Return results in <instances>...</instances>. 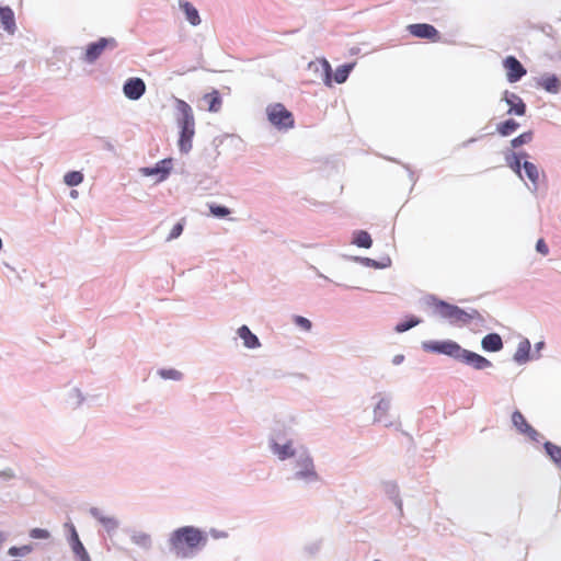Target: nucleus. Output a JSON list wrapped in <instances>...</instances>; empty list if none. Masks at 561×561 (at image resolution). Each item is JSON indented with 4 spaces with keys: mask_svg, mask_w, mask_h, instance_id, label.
<instances>
[{
    "mask_svg": "<svg viewBox=\"0 0 561 561\" xmlns=\"http://www.w3.org/2000/svg\"><path fill=\"white\" fill-rule=\"evenodd\" d=\"M90 512L92 516L98 519L107 531H112L117 528L118 523L113 516L103 515L102 511L96 507L91 508Z\"/></svg>",
    "mask_w": 561,
    "mask_h": 561,
    "instance_id": "dca6fc26",
    "label": "nucleus"
},
{
    "mask_svg": "<svg viewBox=\"0 0 561 561\" xmlns=\"http://www.w3.org/2000/svg\"><path fill=\"white\" fill-rule=\"evenodd\" d=\"M30 536L34 539H47L49 537V533L43 528H33Z\"/></svg>",
    "mask_w": 561,
    "mask_h": 561,
    "instance_id": "c9c22d12",
    "label": "nucleus"
},
{
    "mask_svg": "<svg viewBox=\"0 0 561 561\" xmlns=\"http://www.w3.org/2000/svg\"><path fill=\"white\" fill-rule=\"evenodd\" d=\"M176 108L181 114L179 147L182 152H188L192 148V139L195 134V121L191 106L183 100H176Z\"/></svg>",
    "mask_w": 561,
    "mask_h": 561,
    "instance_id": "f03ea898",
    "label": "nucleus"
},
{
    "mask_svg": "<svg viewBox=\"0 0 561 561\" xmlns=\"http://www.w3.org/2000/svg\"><path fill=\"white\" fill-rule=\"evenodd\" d=\"M435 311L439 317L447 319L453 324H466L474 318V314H470L459 307L445 301H437L435 304Z\"/></svg>",
    "mask_w": 561,
    "mask_h": 561,
    "instance_id": "20e7f679",
    "label": "nucleus"
},
{
    "mask_svg": "<svg viewBox=\"0 0 561 561\" xmlns=\"http://www.w3.org/2000/svg\"><path fill=\"white\" fill-rule=\"evenodd\" d=\"M536 249L542 255H547L549 252L548 245L546 244L543 239H539L536 244Z\"/></svg>",
    "mask_w": 561,
    "mask_h": 561,
    "instance_id": "37998d69",
    "label": "nucleus"
},
{
    "mask_svg": "<svg viewBox=\"0 0 561 561\" xmlns=\"http://www.w3.org/2000/svg\"><path fill=\"white\" fill-rule=\"evenodd\" d=\"M72 541H73V545H72L73 552L77 556L81 557L83 560H89L88 553H87L82 542L79 540L78 534L73 527H72Z\"/></svg>",
    "mask_w": 561,
    "mask_h": 561,
    "instance_id": "bb28decb",
    "label": "nucleus"
},
{
    "mask_svg": "<svg viewBox=\"0 0 561 561\" xmlns=\"http://www.w3.org/2000/svg\"><path fill=\"white\" fill-rule=\"evenodd\" d=\"M504 100L510 106L507 111L508 114L523 116L526 113V104L517 94L506 92Z\"/></svg>",
    "mask_w": 561,
    "mask_h": 561,
    "instance_id": "ddd939ff",
    "label": "nucleus"
},
{
    "mask_svg": "<svg viewBox=\"0 0 561 561\" xmlns=\"http://www.w3.org/2000/svg\"><path fill=\"white\" fill-rule=\"evenodd\" d=\"M503 67L506 71L507 81L511 83L517 82L526 75V69L514 56H507L503 60Z\"/></svg>",
    "mask_w": 561,
    "mask_h": 561,
    "instance_id": "0eeeda50",
    "label": "nucleus"
},
{
    "mask_svg": "<svg viewBox=\"0 0 561 561\" xmlns=\"http://www.w3.org/2000/svg\"><path fill=\"white\" fill-rule=\"evenodd\" d=\"M273 451L282 460L294 456V449L291 448L290 444H285V445L274 444Z\"/></svg>",
    "mask_w": 561,
    "mask_h": 561,
    "instance_id": "cd10ccee",
    "label": "nucleus"
},
{
    "mask_svg": "<svg viewBox=\"0 0 561 561\" xmlns=\"http://www.w3.org/2000/svg\"><path fill=\"white\" fill-rule=\"evenodd\" d=\"M204 100L207 102L209 112H218L221 107V98L217 90L211 91L204 95Z\"/></svg>",
    "mask_w": 561,
    "mask_h": 561,
    "instance_id": "412c9836",
    "label": "nucleus"
},
{
    "mask_svg": "<svg viewBox=\"0 0 561 561\" xmlns=\"http://www.w3.org/2000/svg\"><path fill=\"white\" fill-rule=\"evenodd\" d=\"M523 169H524L527 178L529 179V181L535 186H537V184L539 182V178H540V171L538 170V168L534 163L525 161L523 164Z\"/></svg>",
    "mask_w": 561,
    "mask_h": 561,
    "instance_id": "b1692460",
    "label": "nucleus"
},
{
    "mask_svg": "<svg viewBox=\"0 0 561 561\" xmlns=\"http://www.w3.org/2000/svg\"><path fill=\"white\" fill-rule=\"evenodd\" d=\"M421 321L416 318H411L409 321L400 322L396 325V331L399 333L405 332L411 328L417 325Z\"/></svg>",
    "mask_w": 561,
    "mask_h": 561,
    "instance_id": "f704fd0d",
    "label": "nucleus"
},
{
    "mask_svg": "<svg viewBox=\"0 0 561 561\" xmlns=\"http://www.w3.org/2000/svg\"><path fill=\"white\" fill-rule=\"evenodd\" d=\"M180 8L184 11L187 21L192 25H198L201 23V18L198 14L197 9L188 1L180 0L179 1Z\"/></svg>",
    "mask_w": 561,
    "mask_h": 561,
    "instance_id": "f3484780",
    "label": "nucleus"
},
{
    "mask_svg": "<svg viewBox=\"0 0 561 561\" xmlns=\"http://www.w3.org/2000/svg\"><path fill=\"white\" fill-rule=\"evenodd\" d=\"M182 231H183V224L178 222L176 225L173 226L168 240H172V239L180 237Z\"/></svg>",
    "mask_w": 561,
    "mask_h": 561,
    "instance_id": "a19ab883",
    "label": "nucleus"
},
{
    "mask_svg": "<svg viewBox=\"0 0 561 561\" xmlns=\"http://www.w3.org/2000/svg\"><path fill=\"white\" fill-rule=\"evenodd\" d=\"M423 348L427 352L439 353L459 360L462 347L454 341H430L423 343Z\"/></svg>",
    "mask_w": 561,
    "mask_h": 561,
    "instance_id": "39448f33",
    "label": "nucleus"
},
{
    "mask_svg": "<svg viewBox=\"0 0 561 561\" xmlns=\"http://www.w3.org/2000/svg\"><path fill=\"white\" fill-rule=\"evenodd\" d=\"M295 323L302 328L304 330L306 331H309L311 329V322L310 320H308L307 318L305 317H301V316H296L295 319H294Z\"/></svg>",
    "mask_w": 561,
    "mask_h": 561,
    "instance_id": "e433bc0d",
    "label": "nucleus"
},
{
    "mask_svg": "<svg viewBox=\"0 0 561 561\" xmlns=\"http://www.w3.org/2000/svg\"><path fill=\"white\" fill-rule=\"evenodd\" d=\"M64 181L68 186H77L83 181V175L79 171H71L65 174Z\"/></svg>",
    "mask_w": 561,
    "mask_h": 561,
    "instance_id": "c756f323",
    "label": "nucleus"
},
{
    "mask_svg": "<svg viewBox=\"0 0 561 561\" xmlns=\"http://www.w3.org/2000/svg\"><path fill=\"white\" fill-rule=\"evenodd\" d=\"M533 131H526L512 139L511 145L513 148H518L523 145L529 144L533 140Z\"/></svg>",
    "mask_w": 561,
    "mask_h": 561,
    "instance_id": "2f4dec72",
    "label": "nucleus"
},
{
    "mask_svg": "<svg viewBox=\"0 0 561 561\" xmlns=\"http://www.w3.org/2000/svg\"><path fill=\"white\" fill-rule=\"evenodd\" d=\"M300 465H301V470H299L297 472V477L304 478V479H313V480H316L318 478V476L314 471L312 460L309 457L302 459Z\"/></svg>",
    "mask_w": 561,
    "mask_h": 561,
    "instance_id": "aec40b11",
    "label": "nucleus"
},
{
    "mask_svg": "<svg viewBox=\"0 0 561 561\" xmlns=\"http://www.w3.org/2000/svg\"><path fill=\"white\" fill-rule=\"evenodd\" d=\"M268 122L278 130H288L295 126L294 114L282 103H272L266 107Z\"/></svg>",
    "mask_w": 561,
    "mask_h": 561,
    "instance_id": "7ed1b4c3",
    "label": "nucleus"
},
{
    "mask_svg": "<svg viewBox=\"0 0 561 561\" xmlns=\"http://www.w3.org/2000/svg\"><path fill=\"white\" fill-rule=\"evenodd\" d=\"M172 169V159H163L159 161L154 167L152 168H144L141 169V173L147 176L157 175L158 181H164L170 171Z\"/></svg>",
    "mask_w": 561,
    "mask_h": 561,
    "instance_id": "9b49d317",
    "label": "nucleus"
},
{
    "mask_svg": "<svg viewBox=\"0 0 561 561\" xmlns=\"http://www.w3.org/2000/svg\"><path fill=\"white\" fill-rule=\"evenodd\" d=\"M539 85L550 93H558L561 88V81L554 75L545 76L540 79Z\"/></svg>",
    "mask_w": 561,
    "mask_h": 561,
    "instance_id": "6ab92c4d",
    "label": "nucleus"
},
{
    "mask_svg": "<svg viewBox=\"0 0 561 561\" xmlns=\"http://www.w3.org/2000/svg\"><path fill=\"white\" fill-rule=\"evenodd\" d=\"M512 422L519 433L527 435L533 440H538L539 433L528 424L522 412L515 411L512 414Z\"/></svg>",
    "mask_w": 561,
    "mask_h": 561,
    "instance_id": "f8f14e48",
    "label": "nucleus"
},
{
    "mask_svg": "<svg viewBox=\"0 0 561 561\" xmlns=\"http://www.w3.org/2000/svg\"><path fill=\"white\" fill-rule=\"evenodd\" d=\"M352 69H353V65H343V66L339 67L334 73L335 82H337V83L345 82Z\"/></svg>",
    "mask_w": 561,
    "mask_h": 561,
    "instance_id": "7c9ffc66",
    "label": "nucleus"
},
{
    "mask_svg": "<svg viewBox=\"0 0 561 561\" xmlns=\"http://www.w3.org/2000/svg\"><path fill=\"white\" fill-rule=\"evenodd\" d=\"M0 19L5 31L9 33L15 31L14 13L9 7H0Z\"/></svg>",
    "mask_w": 561,
    "mask_h": 561,
    "instance_id": "a211bd4d",
    "label": "nucleus"
},
{
    "mask_svg": "<svg viewBox=\"0 0 561 561\" xmlns=\"http://www.w3.org/2000/svg\"><path fill=\"white\" fill-rule=\"evenodd\" d=\"M125 96L129 100H138L146 92V84L140 78H129L123 87Z\"/></svg>",
    "mask_w": 561,
    "mask_h": 561,
    "instance_id": "1a4fd4ad",
    "label": "nucleus"
},
{
    "mask_svg": "<svg viewBox=\"0 0 561 561\" xmlns=\"http://www.w3.org/2000/svg\"><path fill=\"white\" fill-rule=\"evenodd\" d=\"M206 541L203 533L192 526H184L171 535L170 545L176 557H191L199 545Z\"/></svg>",
    "mask_w": 561,
    "mask_h": 561,
    "instance_id": "f257e3e1",
    "label": "nucleus"
},
{
    "mask_svg": "<svg viewBox=\"0 0 561 561\" xmlns=\"http://www.w3.org/2000/svg\"><path fill=\"white\" fill-rule=\"evenodd\" d=\"M390 408L389 401L381 399L375 409V416L378 421H381L382 416L388 412Z\"/></svg>",
    "mask_w": 561,
    "mask_h": 561,
    "instance_id": "473e14b6",
    "label": "nucleus"
},
{
    "mask_svg": "<svg viewBox=\"0 0 561 561\" xmlns=\"http://www.w3.org/2000/svg\"><path fill=\"white\" fill-rule=\"evenodd\" d=\"M545 449L551 460L557 465L559 469H561V447L554 445L553 443L547 442L545 444Z\"/></svg>",
    "mask_w": 561,
    "mask_h": 561,
    "instance_id": "5701e85b",
    "label": "nucleus"
},
{
    "mask_svg": "<svg viewBox=\"0 0 561 561\" xmlns=\"http://www.w3.org/2000/svg\"><path fill=\"white\" fill-rule=\"evenodd\" d=\"M238 335L242 339L243 344L248 348H256L261 345L257 336L253 334L247 325L238 329Z\"/></svg>",
    "mask_w": 561,
    "mask_h": 561,
    "instance_id": "2eb2a0df",
    "label": "nucleus"
},
{
    "mask_svg": "<svg viewBox=\"0 0 561 561\" xmlns=\"http://www.w3.org/2000/svg\"><path fill=\"white\" fill-rule=\"evenodd\" d=\"M354 243L359 248L368 249L371 247L373 240L368 232L360 230L355 233Z\"/></svg>",
    "mask_w": 561,
    "mask_h": 561,
    "instance_id": "a878e982",
    "label": "nucleus"
},
{
    "mask_svg": "<svg viewBox=\"0 0 561 561\" xmlns=\"http://www.w3.org/2000/svg\"><path fill=\"white\" fill-rule=\"evenodd\" d=\"M322 66L324 69V82L327 85H331V67L327 60L322 61Z\"/></svg>",
    "mask_w": 561,
    "mask_h": 561,
    "instance_id": "79ce46f5",
    "label": "nucleus"
},
{
    "mask_svg": "<svg viewBox=\"0 0 561 561\" xmlns=\"http://www.w3.org/2000/svg\"><path fill=\"white\" fill-rule=\"evenodd\" d=\"M107 46L115 47L116 41L114 38L102 37L98 42L91 43L85 49L84 60L90 64L94 62Z\"/></svg>",
    "mask_w": 561,
    "mask_h": 561,
    "instance_id": "6e6552de",
    "label": "nucleus"
},
{
    "mask_svg": "<svg viewBox=\"0 0 561 561\" xmlns=\"http://www.w3.org/2000/svg\"><path fill=\"white\" fill-rule=\"evenodd\" d=\"M3 541V535L0 533V543Z\"/></svg>",
    "mask_w": 561,
    "mask_h": 561,
    "instance_id": "c03bdc74",
    "label": "nucleus"
},
{
    "mask_svg": "<svg viewBox=\"0 0 561 561\" xmlns=\"http://www.w3.org/2000/svg\"><path fill=\"white\" fill-rule=\"evenodd\" d=\"M511 169L516 172L520 178H522V164H520V159L517 154H514L513 156V160L508 162Z\"/></svg>",
    "mask_w": 561,
    "mask_h": 561,
    "instance_id": "58836bf2",
    "label": "nucleus"
},
{
    "mask_svg": "<svg viewBox=\"0 0 561 561\" xmlns=\"http://www.w3.org/2000/svg\"><path fill=\"white\" fill-rule=\"evenodd\" d=\"M131 540L134 543H136L137 546H139L144 549H149L151 546V538L148 534H145V533L134 534L131 537Z\"/></svg>",
    "mask_w": 561,
    "mask_h": 561,
    "instance_id": "c85d7f7f",
    "label": "nucleus"
},
{
    "mask_svg": "<svg viewBox=\"0 0 561 561\" xmlns=\"http://www.w3.org/2000/svg\"><path fill=\"white\" fill-rule=\"evenodd\" d=\"M31 551V548L28 546H23V547H11L9 549V554L12 556V557H16V556H22V554H25V553H28Z\"/></svg>",
    "mask_w": 561,
    "mask_h": 561,
    "instance_id": "4c0bfd02",
    "label": "nucleus"
},
{
    "mask_svg": "<svg viewBox=\"0 0 561 561\" xmlns=\"http://www.w3.org/2000/svg\"><path fill=\"white\" fill-rule=\"evenodd\" d=\"M408 32L416 38L427 39L436 43L440 41L439 32L431 24L415 23L407 26Z\"/></svg>",
    "mask_w": 561,
    "mask_h": 561,
    "instance_id": "423d86ee",
    "label": "nucleus"
},
{
    "mask_svg": "<svg viewBox=\"0 0 561 561\" xmlns=\"http://www.w3.org/2000/svg\"><path fill=\"white\" fill-rule=\"evenodd\" d=\"M160 375L163 378H168V379H180L182 376L181 373L175 369L161 370Z\"/></svg>",
    "mask_w": 561,
    "mask_h": 561,
    "instance_id": "ea45409f",
    "label": "nucleus"
},
{
    "mask_svg": "<svg viewBox=\"0 0 561 561\" xmlns=\"http://www.w3.org/2000/svg\"><path fill=\"white\" fill-rule=\"evenodd\" d=\"M481 345L488 352H499L503 348V342L499 334L490 333L482 339Z\"/></svg>",
    "mask_w": 561,
    "mask_h": 561,
    "instance_id": "4468645a",
    "label": "nucleus"
},
{
    "mask_svg": "<svg viewBox=\"0 0 561 561\" xmlns=\"http://www.w3.org/2000/svg\"><path fill=\"white\" fill-rule=\"evenodd\" d=\"M459 360L472 366L478 370H482L492 366L491 362L485 357L465 348H462Z\"/></svg>",
    "mask_w": 561,
    "mask_h": 561,
    "instance_id": "9d476101",
    "label": "nucleus"
},
{
    "mask_svg": "<svg viewBox=\"0 0 561 561\" xmlns=\"http://www.w3.org/2000/svg\"><path fill=\"white\" fill-rule=\"evenodd\" d=\"M519 127V124L516 123L514 119H507L501 124L497 125L496 130L502 136H510L514 131L517 130Z\"/></svg>",
    "mask_w": 561,
    "mask_h": 561,
    "instance_id": "393cba45",
    "label": "nucleus"
},
{
    "mask_svg": "<svg viewBox=\"0 0 561 561\" xmlns=\"http://www.w3.org/2000/svg\"><path fill=\"white\" fill-rule=\"evenodd\" d=\"M529 352H530V344H529V342L527 340L522 341L518 344V347H517L516 353L514 355V359L517 363H519V364H524L529 358Z\"/></svg>",
    "mask_w": 561,
    "mask_h": 561,
    "instance_id": "4be33fe9",
    "label": "nucleus"
},
{
    "mask_svg": "<svg viewBox=\"0 0 561 561\" xmlns=\"http://www.w3.org/2000/svg\"><path fill=\"white\" fill-rule=\"evenodd\" d=\"M209 210L213 216L220 217V218L227 217L230 214L229 208H227L225 206L216 205V204H210Z\"/></svg>",
    "mask_w": 561,
    "mask_h": 561,
    "instance_id": "72a5a7b5",
    "label": "nucleus"
}]
</instances>
